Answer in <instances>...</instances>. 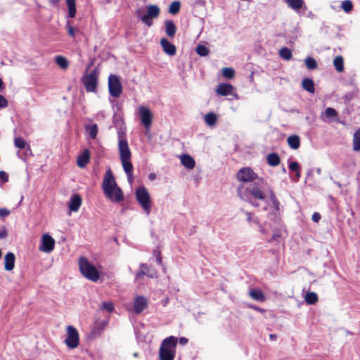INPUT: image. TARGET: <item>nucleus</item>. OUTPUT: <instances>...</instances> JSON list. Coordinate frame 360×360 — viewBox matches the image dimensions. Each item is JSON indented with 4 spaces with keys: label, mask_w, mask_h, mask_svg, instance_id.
I'll return each mask as SVG.
<instances>
[{
    "label": "nucleus",
    "mask_w": 360,
    "mask_h": 360,
    "mask_svg": "<svg viewBox=\"0 0 360 360\" xmlns=\"http://www.w3.org/2000/svg\"><path fill=\"white\" fill-rule=\"evenodd\" d=\"M10 214V211L6 208L0 209V217H6Z\"/></svg>",
    "instance_id": "51"
},
{
    "label": "nucleus",
    "mask_w": 360,
    "mask_h": 360,
    "mask_svg": "<svg viewBox=\"0 0 360 360\" xmlns=\"http://www.w3.org/2000/svg\"><path fill=\"white\" fill-rule=\"evenodd\" d=\"M269 337L271 340H275L276 338V335L274 334H271Z\"/></svg>",
    "instance_id": "61"
},
{
    "label": "nucleus",
    "mask_w": 360,
    "mask_h": 360,
    "mask_svg": "<svg viewBox=\"0 0 360 360\" xmlns=\"http://www.w3.org/2000/svg\"><path fill=\"white\" fill-rule=\"evenodd\" d=\"M188 339L184 337L179 338V344L181 345H185L188 343Z\"/></svg>",
    "instance_id": "55"
},
{
    "label": "nucleus",
    "mask_w": 360,
    "mask_h": 360,
    "mask_svg": "<svg viewBox=\"0 0 360 360\" xmlns=\"http://www.w3.org/2000/svg\"><path fill=\"white\" fill-rule=\"evenodd\" d=\"M156 261L159 264L162 265V258L160 252H158V255L156 256Z\"/></svg>",
    "instance_id": "56"
},
{
    "label": "nucleus",
    "mask_w": 360,
    "mask_h": 360,
    "mask_svg": "<svg viewBox=\"0 0 360 360\" xmlns=\"http://www.w3.org/2000/svg\"><path fill=\"white\" fill-rule=\"evenodd\" d=\"M136 198L147 214L150 212L151 201L150 197L147 189L143 186H140L136 190Z\"/></svg>",
    "instance_id": "5"
},
{
    "label": "nucleus",
    "mask_w": 360,
    "mask_h": 360,
    "mask_svg": "<svg viewBox=\"0 0 360 360\" xmlns=\"http://www.w3.org/2000/svg\"><path fill=\"white\" fill-rule=\"evenodd\" d=\"M160 14V8L156 5H150L147 7V13L141 15V11H136L137 17L148 27L153 25V20L157 18Z\"/></svg>",
    "instance_id": "6"
},
{
    "label": "nucleus",
    "mask_w": 360,
    "mask_h": 360,
    "mask_svg": "<svg viewBox=\"0 0 360 360\" xmlns=\"http://www.w3.org/2000/svg\"><path fill=\"white\" fill-rule=\"evenodd\" d=\"M54 247L55 240L49 233L44 234L40 241L39 250L48 253L51 252L54 249Z\"/></svg>",
    "instance_id": "12"
},
{
    "label": "nucleus",
    "mask_w": 360,
    "mask_h": 360,
    "mask_svg": "<svg viewBox=\"0 0 360 360\" xmlns=\"http://www.w3.org/2000/svg\"><path fill=\"white\" fill-rule=\"evenodd\" d=\"M118 149L120 160L131 159V151L124 134L121 130L118 131Z\"/></svg>",
    "instance_id": "7"
},
{
    "label": "nucleus",
    "mask_w": 360,
    "mask_h": 360,
    "mask_svg": "<svg viewBox=\"0 0 360 360\" xmlns=\"http://www.w3.org/2000/svg\"><path fill=\"white\" fill-rule=\"evenodd\" d=\"M165 32L168 37H174L176 32V27L173 21L167 20L165 22Z\"/></svg>",
    "instance_id": "26"
},
{
    "label": "nucleus",
    "mask_w": 360,
    "mask_h": 360,
    "mask_svg": "<svg viewBox=\"0 0 360 360\" xmlns=\"http://www.w3.org/2000/svg\"><path fill=\"white\" fill-rule=\"evenodd\" d=\"M295 172H296V181H298L300 178V172L299 169Z\"/></svg>",
    "instance_id": "58"
},
{
    "label": "nucleus",
    "mask_w": 360,
    "mask_h": 360,
    "mask_svg": "<svg viewBox=\"0 0 360 360\" xmlns=\"http://www.w3.org/2000/svg\"><path fill=\"white\" fill-rule=\"evenodd\" d=\"M0 179L2 182H6L8 181V175L6 172L0 171Z\"/></svg>",
    "instance_id": "52"
},
{
    "label": "nucleus",
    "mask_w": 360,
    "mask_h": 360,
    "mask_svg": "<svg viewBox=\"0 0 360 360\" xmlns=\"http://www.w3.org/2000/svg\"><path fill=\"white\" fill-rule=\"evenodd\" d=\"M279 56L284 60H289L292 58V52L287 47H283L279 51Z\"/></svg>",
    "instance_id": "35"
},
{
    "label": "nucleus",
    "mask_w": 360,
    "mask_h": 360,
    "mask_svg": "<svg viewBox=\"0 0 360 360\" xmlns=\"http://www.w3.org/2000/svg\"><path fill=\"white\" fill-rule=\"evenodd\" d=\"M287 141L289 146L294 150H296L300 147V137L297 135L289 136L287 139Z\"/></svg>",
    "instance_id": "28"
},
{
    "label": "nucleus",
    "mask_w": 360,
    "mask_h": 360,
    "mask_svg": "<svg viewBox=\"0 0 360 360\" xmlns=\"http://www.w3.org/2000/svg\"><path fill=\"white\" fill-rule=\"evenodd\" d=\"M4 87V83L1 80V79L0 78V91L3 89Z\"/></svg>",
    "instance_id": "62"
},
{
    "label": "nucleus",
    "mask_w": 360,
    "mask_h": 360,
    "mask_svg": "<svg viewBox=\"0 0 360 360\" xmlns=\"http://www.w3.org/2000/svg\"><path fill=\"white\" fill-rule=\"evenodd\" d=\"M195 51L199 56L203 57L207 56L210 53L209 49L203 45L197 46Z\"/></svg>",
    "instance_id": "41"
},
{
    "label": "nucleus",
    "mask_w": 360,
    "mask_h": 360,
    "mask_svg": "<svg viewBox=\"0 0 360 360\" xmlns=\"http://www.w3.org/2000/svg\"><path fill=\"white\" fill-rule=\"evenodd\" d=\"M280 237H281L280 234H278V233H274V234L272 236L271 239H272L273 240H278V238H279Z\"/></svg>",
    "instance_id": "57"
},
{
    "label": "nucleus",
    "mask_w": 360,
    "mask_h": 360,
    "mask_svg": "<svg viewBox=\"0 0 360 360\" xmlns=\"http://www.w3.org/2000/svg\"><path fill=\"white\" fill-rule=\"evenodd\" d=\"M82 83L88 92H96L98 84V73L96 70H94L89 74L86 75L82 78Z\"/></svg>",
    "instance_id": "8"
},
{
    "label": "nucleus",
    "mask_w": 360,
    "mask_h": 360,
    "mask_svg": "<svg viewBox=\"0 0 360 360\" xmlns=\"http://www.w3.org/2000/svg\"><path fill=\"white\" fill-rule=\"evenodd\" d=\"M318 300V296L316 293L314 292H307L305 295V302L308 304H315Z\"/></svg>",
    "instance_id": "36"
},
{
    "label": "nucleus",
    "mask_w": 360,
    "mask_h": 360,
    "mask_svg": "<svg viewBox=\"0 0 360 360\" xmlns=\"http://www.w3.org/2000/svg\"><path fill=\"white\" fill-rule=\"evenodd\" d=\"M8 236V231L5 226L0 227V239H4Z\"/></svg>",
    "instance_id": "47"
},
{
    "label": "nucleus",
    "mask_w": 360,
    "mask_h": 360,
    "mask_svg": "<svg viewBox=\"0 0 360 360\" xmlns=\"http://www.w3.org/2000/svg\"><path fill=\"white\" fill-rule=\"evenodd\" d=\"M333 65L336 70L341 72L344 70V60L342 56H337L333 60Z\"/></svg>",
    "instance_id": "33"
},
{
    "label": "nucleus",
    "mask_w": 360,
    "mask_h": 360,
    "mask_svg": "<svg viewBox=\"0 0 360 360\" xmlns=\"http://www.w3.org/2000/svg\"><path fill=\"white\" fill-rule=\"evenodd\" d=\"M49 1L51 4L56 5L59 2V0H49Z\"/></svg>",
    "instance_id": "60"
},
{
    "label": "nucleus",
    "mask_w": 360,
    "mask_h": 360,
    "mask_svg": "<svg viewBox=\"0 0 360 360\" xmlns=\"http://www.w3.org/2000/svg\"><path fill=\"white\" fill-rule=\"evenodd\" d=\"M144 273L145 276H147L151 278H155L158 277V272L154 269H153L150 266H148V265L147 269H144Z\"/></svg>",
    "instance_id": "43"
},
{
    "label": "nucleus",
    "mask_w": 360,
    "mask_h": 360,
    "mask_svg": "<svg viewBox=\"0 0 360 360\" xmlns=\"http://www.w3.org/2000/svg\"><path fill=\"white\" fill-rule=\"evenodd\" d=\"M249 307L251 308V309H253L255 311H259L260 313H263L265 311L264 309L260 308V307H257V306H255V305H249Z\"/></svg>",
    "instance_id": "54"
},
{
    "label": "nucleus",
    "mask_w": 360,
    "mask_h": 360,
    "mask_svg": "<svg viewBox=\"0 0 360 360\" xmlns=\"http://www.w3.org/2000/svg\"><path fill=\"white\" fill-rule=\"evenodd\" d=\"M67 27H68V34L70 36H71L72 37H75V30H74V27L70 25L69 21H68Z\"/></svg>",
    "instance_id": "49"
},
{
    "label": "nucleus",
    "mask_w": 360,
    "mask_h": 360,
    "mask_svg": "<svg viewBox=\"0 0 360 360\" xmlns=\"http://www.w3.org/2000/svg\"><path fill=\"white\" fill-rule=\"evenodd\" d=\"M305 65L309 70H314L317 68L316 60L311 57H307L305 60Z\"/></svg>",
    "instance_id": "39"
},
{
    "label": "nucleus",
    "mask_w": 360,
    "mask_h": 360,
    "mask_svg": "<svg viewBox=\"0 0 360 360\" xmlns=\"http://www.w3.org/2000/svg\"><path fill=\"white\" fill-rule=\"evenodd\" d=\"M108 89L110 96L118 98L122 91V86L119 77L115 75H110L108 77Z\"/></svg>",
    "instance_id": "10"
},
{
    "label": "nucleus",
    "mask_w": 360,
    "mask_h": 360,
    "mask_svg": "<svg viewBox=\"0 0 360 360\" xmlns=\"http://www.w3.org/2000/svg\"><path fill=\"white\" fill-rule=\"evenodd\" d=\"M289 8L294 10L295 12L299 11L304 6L303 0H284Z\"/></svg>",
    "instance_id": "21"
},
{
    "label": "nucleus",
    "mask_w": 360,
    "mask_h": 360,
    "mask_svg": "<svg viewBox=\"0 0 360 360\" xmlns=\"http://www.w3.org/2000/svg\"><path fill=\"white\" fill-rule=\"evenodd\" d=\"M267 164L271 167H276L281 162V158L276 153H271L266 156Z\"/></svg>",
    "instance_id": "25"
},
{
    "label": "nucleus",
    "mask_w": 360,
    "mask_h": 360,
    "mask_svg": "<svg viewBox=\"0 0 360 360\" xmlns=\"http://www.w3.org/2000/svg\"><path fill=\"white\" fill-rule=\"evenodd\" d=\"M353 150H360V128L355 131L353 136Z\"/></svg>",
    "instance_id": "31"
},
{
    "label": "nucleus",
    "mask_w": 360,
    "mask_h": 360,
    "mask_svg": "<svg viewBox=\"0 0 360 360\" xmlns=\"http://www.w3.org/2000/svg\"><path fill=\"white\" fill-rule=\"evenodd\" d=\"M14 145L19 149H24L22 153L18 151L17 155L19 158L25 160L28 157L32 155V150L30 145L21 137H15L14 139Z\"/></svg>",
    "instance_id": "11"
},
{
    "label": "nucleus",
    "mask_w": 360,
    "mask_h": 360,
    "mask_svg": "<svg viewBox=\"0 0 360 360\" xmlns=\"http://www.w3.org/2000/svg\"><path fill=\"white\" fill-rule=\"evenodd\" d=\"M104 195L112 202H120L124 200L122 189L117 186L111 169L105 172L102 183Z\"/></svg>",
    "instance_id": "2"
},
{
    "label": "nucleus",
    "mask_w": 360,
    "mask_h": 360,
    "mask_svg": "<svg viewBox=\"0 0 360 360\" xmlns=\"http://www.w3.org/2000/svg\"><path fill=\"white\" fill-rule=\"evenodd\" d=\"M237 179L240 182H252L257 180V182L248 187L240 186L238 188V195L243 201L248 202L252 206L257 207L259 204L256 200H265L266 195L259 187V183L264 184L262 178H258L257 174L250 167L241 168L237 173Z\"/></svg>",
    "instance_id": "1"
},
{
    "label": "nucleus",
    "mask_w": 360,
    "mask_h": 360,
    "mask_svg": "<svg viewBox=\"0 0 360 360\" xmlns=\"http://www.w3.org/2000/svg\"><path fill=\"white\" fill-rule=\"evenodd\" d=\"M316 172H317V173H318L319 174H321V169H320V168H319V169H317Z\"/></svg>",
    "instance_id": "63"
},
{
    "label": "nucleus",
    "mask_w": 360,
    "mask_h": 360,
    "mask_svg": "<svg viewBox=\"0 0 360 360\" xmlns=\"http://www.w3.org/2000/svg\"><path fill=\"white\" fill-rule=\"evenodd\" d=\"M217 120V115L214 112H208L205 116V122L210 127L214 126L216 124Z\"/></svg>",
    "instance_id": "32"
},
{
    "label": "nucleus",
    "mask_w": 360,
    "mask_h": 360,
    "mask_svg": "<svg viewBox=\"0 0 360 360\" xmlns=\"http://www.w3.org/2000/svg\"><path fill=\"white\" fill-rule=\"evenodd\" d=\"M82 198L79 194H74L71 196L68 203V207L72 212H77L82 205Z\"/></svg>",
    "instance_id": "16"
},
{
    "label": "nucleus",
    "mask_w": 360,
    "mask_h": 360,
    "mask_svg": "<svg viewBox=\"0 0 360 360\" xmlns=\"http://www.w3.org/2000/svg\"><path fill=\"white\" fill-rule=\"evenodd\" d=\"M282 172H283V173H285V172H286V169H285V167H283V169H282Z\"/></svg>",
    "instance_id": "64"
},
{
    "label": "nucleus",
    "mask_w": 360,
    "mask_h": 360,
    "mask_svg": "<svg viewBox=\"0 0 360 360\" xmlns=\"http://www.w3.org/2000/svg\"><path fill=\"white\" fill-rule=\"evenodd\" d=\"M67 338L65 340L66 345L71 349L76 348L79 343V333L72 326H68L66 328Z\"/></svg>",
    "instance_id": "9"
},
{
    "label": "nucleus",
    "mask_w": 360,
    "mask_h": 360,
    "mask_svg": "<svg viewBox=\"0 0 360 360\" xmlns=\"http://www.w3.org/2000/svg\"><path fill=\"white\" fill-rule=\"evenodd\" d=\"M338 115L337 111L332 108H327L324 112L323 113L322 116H324L325 117L328 119H332Z\"/></svg>",
    "instance_id": "40"
},
{
    "label": "nucleus",
    "mask_w": 360,
    "mask_h": 360,
    "mask_svg": "<svg viewBox=\"0 0 360 360\" xmlns=\"http://www.w3.org/2000/svg\"><path fill=\"white\" fill-rule=\"evenodd\" d=\"M15 257L13 252H8L4 257V268L6 271H12L15 266Z\"/></svg>",
    "instance_id": "19"
},
{
    "label": "nucleus",
    "mask_w": 360,
    "mask_h": 360,
    "mask_svg": "<svg viewBox=\"0 0 360 360\" xmlns=\"http://www.w3.org/2000/svg\"><path fill=\"white\" fill-rule=\"evenodd\" d=\"M141 121L146 129H149L151 125L153 114L146 107L141 105L139 108Z\"/></svg>",
    "instance_id": "13"
},
{
    "label": "nucleus",
    "mask_w": 360,
    "mask_h": 360,
    "mask_svg": "<svg viewBox=\"0 0 360 360\" xmlns=\"http://www.w3.org/2000/svg\"><path fill=\"white\" fill-rule=\"evenodd\" d=\"M233 87L230 84L222 83L219 84L218 87L216 89V92L217 94L226 96L229 95H232Z\"/></svg>",
    "instance_id": "17"
},
{
    "label": "nucleus",
    "mask_w": 360,
    "mask_h": 360,
    "mask_svg": "<svg viewBox=\"0 0 360 360\" xmlns=\"http://www.w3.org/2000/svg\"><path fill=\"white\" fill-rule=\"evenodd\" d=\"M148 301L143 296H138L135 298L134 302V311L136 314L141 313L147 308Z\"/></svg>",
    "instance_id": "14"
},
{
    "label": "nucleus",
    "mask_w": 360,
    "mask_h": 360,
    "mask_svg": "<svg viewBox=\"0 0 360 360\" xmlns=\"http://www.w3.org/2000/svg\"><path fill=\"white\" fill-rule=\"evenodd\" d=\"M245 214L246 216V221L249 223H254L255 224L257 225L259 228V230L261 233H265L266 231L265 229L263 227V226L261 224L259 220L257 217H254L252 214L249 212H245Z\"/></svg>",
    "instance_id": "24"
},
{
    "label": "nucleus",
    "mask_w": 360,
    "mask_h": 360,
    "mask_svg": "<svg viewBox=\"0 0 360 360\" xmlns=\"http://www.w3.org/2000/svg\"><path fill=\"white\" fill-rule=\"evenodd\" d=\"M181 8V3L179 1H174L171 3V4L169 6V13L172 15H176Z\"/></svg>",
    "instance_id": "34"
},
{
    "label": "nucleus",
    "mask_w": 360,
    "mask_h": 360,
    "mask_svg": "<svg viewBox=\"0 0 360 360\" xmlns=\"http://www.w3.org/2000/svg\"><path fill=\"white\" fill-rule=\"evenodd\" d=\"M341 8L346 13H349L353 8V4L349 0H345L342 2Z\"/></svg>",
    "instance_id": "42"
},
{
    "label": "nucleus",
    "mask_w": 360,
    "mask_h": 360,
    "mask_svg": "<svg viewBox=\"0 0 360 360\" xmlns=\"http://www.w3.org/2000/svg\"><path fill=\"white\" fill-rule=\"evenodd\" d=\"M8 104L6 99L2 95H0V109L7 107Z\"/></svg>",
    "instance_id": "48"
},
{
    "label": "nucleus",
    "mask_w": 360,
    "mask_h": 360,
    "mask_svg": "<svg viewBox=\"0 0 360 360\" xmlns=\"http://www.w3.org/2000/svg\"><path fill=\"white\" fill-rule=\"evenodd\" d=\"M90 137L94 139L96 137L98 133V126L96 124H93L86 127Z\"/></svg>",
    "instance_id": "37"
},
{
    "label": "nucleus",
    "mask_w": 360,
    "mask_h": 360,
    "mask_svg": "<svg viewBox=\"0 0 360 360\" xmlns=\"http://www.w3.org/2000/svg\"><path fill=\"white\" fill-rule=\"evenodd\" d=\"M250 296L255 300L259 301V302H264L265 301V296L264 293L262 292V290L259 289H253L250 291Z\"/></svg>",
    "instance_id": "27"
},
{
    "label": "nucleus",
    "mask_w": 360,
    "mask_h": 360,
    "mask_svg": "<svg viewBox=\"0 0 360 360\" xmlns=\"http://www.w3.org/2000/svg\"><path fill=\"white\" fill-rule=\"evenodd\" d=\"M140 271H139L136 274V278L138 280L143 276H145L144 269H147V264H140Z\"/></svg>",
    "instance_id": "46"
},
{
    "label": "nucleus",
    "mask_w": 360,
    "mask_h": 360,
    "mask_svg": "<svg viewBox=\"0 0 360 360\" xmlns=\"http://www.w3.org/2000/svg\"><path fill=\"white\" fill-rule=\"evenodd\" d=\"M289 168L291 171H297L299 169V165L297 162H292L289 165Z\"/></svg>",
    "instance_id": "50"
},
{
    "label": "nucleus",
    "mask_w": 360,
    "mask_h": 360,
    "mask_svg": "<svg viewBox=\"0 0 360 360\" xmlns=\"http://www.w3.org/2000/svg\"><path fill=\"white\" fill-rule=\"evenodd\" d=\"M181 164L188 169H192L195 167V162L194 159L189 155H183L181 158Z\"/></svg>",
    "instance_id": "20"
},
{
    "label": "nucleus",
    "mask_w": 360,
    "mask_h": 360,
    "mask_svg": "<svg viewBox=\"0 0 360 360\" xmlns=\"http://www.w3.org/2000/svg\"><path fill=\"white\" fill-rule=\"evenodd\" d=\"M177 341V338L169 336L162 342L159 350V357L160 360H174L176 354Z\"/></svg>",
    "instance_id": "3"
},
{
    "label": "nucleus",
    "mask_w": 360,
    "mask_h": 360,
    "mask_svg": "<svg viewBox=\"0 0 360 360\" xmlns=\"http://www.w3.org/2000/svg\"><path fill=\"white\" fill-rule=\"evenodd\" d=\"M161 46L165 53L169 56H174L176 52V46L170 43L167 39L162 38L160 40Z\"/></svg>",
    "instance_id": "15"
},
{
    "label": "nucleus",
    "mask_w": 360,
    "mask_h": 360,
    "mask_svg": "<svg viewBox=\"0 0 360 360\" xmlns=\"http://www.w3.org/2000/svg\"><path fill=\"white\" fill-rule=\"evenodd\" d=\"M101 309L106 310L108 312H111L114 309V305L110 302H104L101 304Z\"/></svg>",
    "instance_id": "45"
},
{
    "label": "nucleus",
    "mask_w": 360,
    "mask_h": 360,
    "mask_svg": "<svg viewBox=\"0 0 360 360\" xmlns=\"http://www.w3.org/2000/svg\"><path fill=\"white\" fill-rule=\"evenodd\" d=\"M268 198L270 202L272 204L275 211L279 212L281 204L271 188L268 190Z\"/></svg>",
    "instance_id": "23"
},
{
    "label": "nucleus",
    "mask_w": 360,
    "mask_h": 360,
    "mask_svg": "<svg viewBox=\"0 0 360 360\" xmlns=\"http://www.w3.org/2000/svg\"><path fill=\"white\" fill-rule=\"evenodd\" d=\"M234 70L233 69L231 68H224L222 69V75L227 78V79H231L234 76Z\"/></svg>",
    "instance_id": "44"
},
{
    "label": "nucleus",
    "mask_w": 360,
    "mask_h": 360,
    "mask_svg": "<svg viewBox=\"0 0 360 360\" xmlns=\"http://www.w3.org/2000/svg\"><path fill=\"white\" fill-rule=\"evenodd\" d=\"M79 268L82 276L86 279L93 282H96L99 279L100 275L98 270L86 257H79Z\"/></svg>",
    "instance_id": "4"
},
{
    "label": "nucleus",
    "mask_w": 360,
    "mask_h": 360,
    "mask_svg": "<svg viewBox=\"0 0 360 360\" xmlns=\"http://www.w3.org/2000/svg\"><path fill=\"white\" fill-rule=\"evenodd\" d=\"M56 64L62 69H66L68 67V62L65 58L61 56L56 57Z\"/></svg>",
    "instance_id": "38"
},
{
    "label": "nucleus",
    "mask_w": 360,
    "mask_h": 360,
    "mask_svg": "<svg viewBox=\"0 0 360 360\" xmlns=\"http://www.w3.org/2000/svg\"><path fill=\"white\" fill-rule=\"evenodd\" d=\"M321 219V215L319 212H314L312 215V220L314 222H319Z\"/></svg>",
    "instance_id": "53"
},
{
    "label": "nucleus",
    "mask_w": 360,
    "mask_h": 360,
    "mask_svg": "<svg viewBox=\"0 0 360 360\" xmlns=\"http://www.w3.org/2000/svg\"><path fill=\"white\" fill-rule=\"evenodd\" d=\"M148 178L150 180H153L155 179V174L153 173L150 174Z\"/></svg>",
    "instance_id": "59"
},
{
    "label": "nucleus",
    "mask_w": 360,
    "mask_h": 360,
    "mask_svg": "<svg viewBox=\"0 0 360 360\" xmlns=\"http://www.w3.org/2000/svg\"><path fill=\"white\" fill-rule=\"evenodd\" d=\"M130 160L131 159H124L120 160L122 162L123 169L127 176L129 181L131 182L133 176V165Z\"/></svg>",
    "instance_id": "18"
},
{
    "label": "nucleus",
    "mask_w": 360,
    "mask_h": 360,
    "mask_svg": "<svg viewBox=\"0 0 360 360\" xmlns=\"http://www.w3.org/2000/svg\"><path fill=\"white\" fill-rule=\"evenodd\" d=\"M302 86L304 89L307 91L309 93L314 92V84L311 79L304 78L302 81Z\"/></svg>",
    "instance_id": "29"
},
{
    "label": "nucleus",
    "mask_w": 360,
    "mask_h": 360,
    "mask_svg": "<svg viewBox=\"0 0 360 360\" xmlns=\"http://www.w3.org/2000/svg\"><path fill=\"white\" fill-rule=\"evenodd\" d=\"M68 8V16L69 18H74L76 14V4L75 0H65Z\"/></svg>",
    "instance_id": "30"
},
{
    "label": "nucleus",
    "mask_w": 360,
    "mask_h": 360,
    "mask_svg": "<svg viewBox=\"0 0 360 360\" xmlns=\"http://www.w3.org/2000/svg\"><path fill=\"white\" fill-rule=\"evenodd\" d=\"M90 158L89 152L85 150L84 152L78 156L77 163L79 167L84 168L89 162Z\"/></svg>",
    "instance_id": "22"
}]
</instances>
